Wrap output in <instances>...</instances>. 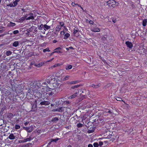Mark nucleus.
<instances>
[{"instance_id": "obj_25", "label": "nucleus", "mask_w": 147, "mask_h": 147, "mask_svg": "<svg viewBox=\"0 0 147 147\" xmlns=\"http://www.w3.org/2000/svg\"><path fill=\"white\" fill-rule=\"evenodd\" d=\"M44 27V25H43L42 24H41L40 25L39 27V29L40 30H42V28Z\"/></svg>"}, {"instance_id": "obj_12", "label": "nucleus", "mask_w": 147, "mask_h": 147, "mask_svg": "<svg viewBox=\"0 0 147 147\" xmlns=\"http://www.w3.org/2000/svg\"><path fill=\"white\" fill-rule=\"evenodd\" d=\"M51 28V26H49L46 24L44 25V29L45 30L50 29Z\"/></svg>"}, {"instance_id": "obj_29", "label": "nucleus", "mask_w": 147, "mask_h": 147, "mask_svg": "<svg viewBox=\"0 0 147 147\" xmlns=\"http://www.w3.org/2000/svg\"><path fill=\"white\" fill-rule=\"evenodd\" d=\"M93 145L94 147H98L99 146V144L97 142H94L93 144Z\"/></svg>"}, {"instance_id": "obj_2", "label": "nucleus", "mask_w": 147, "mask_h": 147, "mask_svg": "<svg viewBox=\"0 0 147 147\" xmlns=\"http://www.w3.org/2000/svg\"><path fill=\"white\" fill-rule=\"evenodd\" d=\"M107 3L109 7L113 8L115 6L116 3L114 0H110L107 1Z\"/></svg>"}, {"instance_id": "obj_19", "label": "nucleus", "mask_w": 147, "mask_h": 147, "mask_svg": "<svg viewBox=\"0 0 147 147\" xmlns=\"http://www.w3.org/2000/svg\"><path fill=\"white\" fill-rule=\"evenodd\" d=\"M72 66L71 65H68L66 67L65 69L66 70H67L70 69L72 68Z\"/></svg>"}, {"instance_id": "obj_41", "label": "nucleus", "mask_w": 147, "mask_h": 147, "mask_svg": "<svg viewBox=\"0 0 147 147\" xmlns=\"http://www.w3.org/2000/svg\"><path fill=\"white\" fill-rule=\"evenodd\" d=\"M94 131L93 130H88V133H91L93 132Z\"/></svg>"}, {"instance_id": "obj_31", "label": "nucleus", "mask_w": 147, "mask_h": 147, "mask_svg": "<svg viewBox=\"0 0 147 147\" xmlns=\"http://www.w3.org/2000/svg\"><path fill=\"white\" fill-rule=\"evenodd\" d=\"M83 124L80 123H79L77 125L78 127H80L83 126Z\"/></svg>"}, {"instance_id": "obj_56", "label": "nucleus", "mask_w": 147, "mask_h": 147, "mask_svg": "<svg viewBox=\"0 0 147 147\" xmlns=\"http://www.w3.org/2000/svg\"><path fill=\"white\" fill-rule=\"evenodd\" d=\"M76 5H77L78 6V7H81V6L78 4H76Z\"/></svg>"}, {"instance_id": "obj_8", "label": "nucleus", "mask_w": 147, "mask_h": 147, "mask_svg": "<svg viewBox=\"0 0 147 147\" xmlns=\"http://www.w3.org/2000/svg\"><path fill=\"white\" fill-rule=\"evenodd\" d=\"M91 31L94 32H98L100 31V29L99 28L96 27H92L91 29Z\"/></svg>"}, {"instance_id": "obj_40", "label": "nucleus", "mask_w": 147, "mask_h": 147, "mask_svg": "<svg viewBox=\"0 0 147 147\" xmlns=\"http://www.w3.org/2000/svg\"><path fill=\"white\" fill-rule=\"evenodd\" d=\"M78 32V30H74V32H73V33L75 34H76L77 33V32Z\"/></svg>"}, {"instance_id": "obj_45", "label": "nucleus", "mask_w": 147, "mask_h": 147, "mask_svg": "<svg viewBox=\"0 0 147 147\" xmlns=\"http://www.w3.org/2000/svg\"><path fill=\"white\" fill-rule=\"evenodd\" d=\"M54 59V58H52V59H51L49 60H48L46 62H51V61H52L53 59Z\"/></svg>"}, {"instance_id": "obj_35", "label": "nucleus", "mask_w": 147, "mask_h": 147, "mask_svg": "<svg viewBox=\"0 0 147 147\" xmlns=\"http://www.w3.org/2000/svg\"><path fill=\"white\" fill-rule=\"evenodd\" d=\"M79 85H76L75 86H72L71 87V88L72 89H74L75 88H77L79 87Z\"/></svg>"}, {"instance_id": "obj_1", "label": "nucleus", "mask_w": 147, "mask_h": 147, "mask_svg": "<svg viewBox=\"0 0 147 147\" xmlns=\"http://www.w3.org/2000/svg\"><path fill=\"white\" fill-rule=\"evenodd\" d=\"M50 82V80L47 79L42 83V85L39 82L30 83L28 85L29 88L28 94H30L32 96L34 95L38 97H43L45 98L54 95L56 93L55 90L47 87Z\"/></svg>"}, {"instance_id": "obj_15", "label": "nucleus", "mask_w": 147, "mask_h": 147, "mask_svg": "<svg viewBox=\"0 0 147 147\" xmlns=\"http://www.w3.org/2000/svg\"><path fill=\"white\" fill-rule=\"evenodd\" d=\"M62 27L61 26L59 25H58L56 27L55 30L57 31H59L61 28Z\"/></svg>"}, {"instance_id": "obj_22", "label": "nucleus", "mask_w": 147, "mask_h": 147, "mask_svg": "<svg viewBox=\"0 0 147 147\" xmlns=\"http://www.w3.org/2000/svg\"><path fill=\"white\" fill-rule=\"evenodd\" d=\"M58 120V117H56L53 118V119L51 120V121H52L53 122H56Z\"/></svg>"}, {"instance_id": "obj_60", "label": "nucleus", "mask_w": 147, "mask_h": 147, "mask_svg": "<svg viewBox=\"0 0 147 147\" xmlns=\"http://www.w3.org/2000/svg\"><path fill=\"white\" fill-rule=\"evenodd\" d=\"M25 129L27 131H28V129H29V128L28 127H25Z\"/></svg>"}, {"instance_id": "obj_49", "label": "nucleus", "mask_w": 147, "mask_h": 147, "mask_svg": "<svg viewBox=\"0 0 147 147\" xmlns=\"http://www.w3.org/2000/svg\"><path fill=\"white\" fill-rule=\"evenodd\" d=\"M56 65L57 67H59L61 65V64L60 63H57L56 64Z\"/></svg>"}, {"instance_id": "obj_14", "label": "nucleus", "mask_w": 147, "mask_h": 147, "mask_svg": "<svg viewBox=\"0 0 147 147\" xmlns=\"http://www.w3.org/2000/svg\"><path fill=\"white\" fill-rule=\"evenodd\" d=\"M70 36L69 34L67 33L65 34L64 37V39H67Z\"/></svg>"}, {"instance_id": "obj_28", "label": "nucleus", "mask_w": 147, "mask_h": 147, "mask_svg": "<svg viewBox=\"0 0 147 147\" xmlns=\"http://www.w3.org/2000/svg\"><path fill=\"white\" fill-rule=\"evenodd\" d=\"M50 51L49 50V49L48 48L44 49L43 50V51L44 52H45L46 51L50 52Z\"/></svg>"}, {"instance_id": "obj_43", "label": "nucleus", "mask_w": 147, "mask_h": 147, "mask_svg": "<svg viewBox=\"0 0 147 147\" xmlns=\"http://www.w3.org/2000/svg\"><path fill=\"white\" fill-rule=\"evenodd\" d=\"M89 23L91 24H93L94 23V22L92 20H90L89 22Z\"/></svg>"}, {"instance_id": "obj_16", "label": "nucleus", "mask_w": 147, "mask_h": 147, "mask_svg": "<svg viewBox=\"0 0 147 147\" xmlns=\"http://www.w3.org/2000/svg\"><path fill=\"white\" fill-rule=\"evenodd\" d=\"M101 85V84L100 83H99V84L96 85H94V84H92V86L93 87L95 88H98V87H100Z\"/></svg>"}, {"instance_id": "obj_50", "label": "nucleus", "mask_w": 147, "mask_h": 147, "mask_svg": "<svg viewBox=\"0 0 147 147\" xmlns=\"http://www.w3.org/2000/svg\"><path fill=\"white\" fill-rule=\"evenodd\" d=\"M88 147H93V146L92 144H90L88 145Z\"/></svg>"}, {"instance_id": "obj_6", "label": "nucleus", "mask_w": 147, "mask_h": 147, "mask_svg": "<svg viewBox=\"0 0 147 147\" xmlns=\"http://www.w3.org/2000/svg\"><path fill=\"white\" fill-rule=\"evenodd\" d=\"M32 140V139L31 137H30L29 138H27L25 139H24L23 140H19V143L24 142L27 141H29Z\"/></svg>"}, {"instance_id": "obj_39", "label": "nucleus", "mask_w": 147, "mask_h": 147, "mask_svg": "<svg viewBox=\"0 0 147 147\" xmlns=\"http://www.w3.org/2000/svg\"><path fill=\"white\" fill-rule=\"evenodd\" d=\"M98 144L100 146H101L103 144V142L102 141L99 142Z\"/></svg>"}, {"instance_id": "obj_26", "label": "nucleus", "mask_w": 147, "mask_h": 147, "mask_svg": "<svg viewBox=\"0 0 147 147\" xmlns=\"http://www.w3.org/2000/svg\"><path fill=\"white\" fill-rule=\"evenodd\" d=\"M69 78V76H66L63 79V81H65L67 80H68Z\"/></svg>"}, {"instance_id": "obj_17", "label": "nucleus", "mask_w": 147, "mask_h": 147, "mask_svg": "<svg viewBox=\"0 0 147 147\" xmlns=\"http://www.w3.org/2000/svg\"><path fill=\"white\" fill-rule=\"evenodd\" d=\"M8 138L11 140L15 138V136L13 134H11L8 137Z\"/></svg>"}, {"instance_id": "obj_34", "label": "nucleus", "mask_w": 147, "mask_h": 147, "mask_svg": "<svg viewBox=\"0 0 147 147\" xmlns=\"http://www.w3.org/2000/svg\"><path fill=\"white\" fill-rule=\"evenodd\" d=\"M61 53V52L60 51L55 50V51L54 52H53V53Z\"/></svg>"}, {"instance_id": "obj_62", "label": "nucleus", "mask_w": 147, "mask_h": 147, "mask_svg": "<svg viewBox=\"0 0 147 147\" xmlns=\"http://www.w3.org/2000/svg\"><path fill=\"white\" fill-rule=\"evenodd\" d=\"M69 48H66V50H67V51H69Z\"/></svg>"}, {"instance_id": "obj_63", "label": "nucleus", "mask_w": 147, "mask_h": 147, "mask_svg": "<svg viewBox=\"0 0 147 147\" xmlns=\"http://www.w3.org/2000/svg\"><path fill=\"white\" fill-rule=\"evenodd\" d=\"M107 112H109V113H110L111 112L109 110H108V111H107Z\"/></svg>"}, {"instance_id": "obj_44", "label": "nucleus", "mask_w": 147, "mask_h": 147, "mask_svg": "<svg viewBox=\"0 0 147 147\" xmlns=\"http://www.w3.org/2000/svg\"><path fill=\"white\" fill-rule=\"evenodd\" d=\"M9 6L10 7H14L13 4L12 3H10L9 4Z\"/></svg>"}, {"instance_id": "obj_30", "label": "nucleus", "mask_w": 147, "mask_h": 147, "mask_svg": "<svg viewBox=\"0 0 147 147\" xmlns=\"http://www.w3.org/2000/svg\"><path fill=\"white\" fill-rule=\"evenodd\" d=\"M18 0H16V1L13 2V5L14 7H15L17 5V2L18 1Z\"/></svg>"}, {"instance_id": "obj_5", "label": "nucleus", "mask_w": 147, "mask_h": 147, "mask_svg": "<svg viewBox=\"0 0 147 147\" xmlns=\"http://www.w3.org/2000/svg\"><path fill=\"white\" fill-rule=\"evenodd\" d=\"M38 101L40 102V104L41 105H49L50 103V102L48 101H41V100L40 101L39 100Z\"/></svg>"}, {"instance_id": "obj_64", "label": "nucleus", "mask_w": 147, "mask_h": 147, "mask_svg": "<svg viewBox=\"0 0 147 147\" xmlns=\"http://www.w3.org/2000/svg\"><path fill=\"white\" fill-rule=\"evenodd\" d=\"M80 7L81 8V9L82 10H84L83 9V8L81 6V7Z\"/></svg>"}, {"instance_id": "obj_7", "label": "nucleus", "mask_w": 147, "mask_h": 147, "mask_svg": "<svg viewBox=\"0 0 147 147\" xmlns=\"http://www.w3.org/2000/svg\"><path fill=\"white\" fill-rule=\"evenodd\" d=\"M45 63L44 62H41L38 64L34 63H32V65H34L36 67H41L43 65H44Z\"/></svg>"}, {"instance_id": "obj_3", "label": "nucleus", "mask_w": 147, "mask_h": 147, "mask_svg": "<svg viewBox=\"0 0 147 147\" xmlns=\"http://www.w3.org/2000/svg\"><path fill=\"white\" fill-rule=\"evenodd\" d=\"M33 14L32 13H29L26 15V20H33L34 18L33 16Z\"/></svg>"}, {"instance_id": "obj_47", "label": "nucleus", "mask_w": 147, "mask_h": 147, "mask_svg": "<svg viewBox=\"0 0 147 147\" xmlns=\"http://www.w3.org/2000/svg\"><path fill=\"white\" fill-rule=\"evenodd\" d=\"M61 35H63L65 34V32L63 31H62L61 32Z\"/></svg>"}, {"instance_id": "obj_55", "label": "nucleus", "mask_w": 147, "mask_h": 147, "mask_svg": "<svg viewBox=\"0 0 147 147\" xmlns=\"http://www.w3.org/2000/svg\"><path fill=\"white\" fill-rule=\"evenodd\" d=\"M69 49H74V48L72 47L71 46L69 47Z\"/></svg>"}, {"instance_id": "obj_32", "label": "nucleus", "mask_w": 147, "mask_h": 147, "mask_svg": "<svg viewBox=\"0 0 147 147\" xmlns=\"http://www.w3.org/2000/svg\"><path fill=\"white\" fill-rule=\"evenodd\" d=\"M116 100L117 101H121L122 100V98H121L120 97H117L116 98Z\"/></svg>"}, {"instance_id": "obj_4", "label": "nucleus", "mask_w": 147, "mask_h": 147, "mask_svg": "<svg viewBox=\"0 0 147 147\" xmlns=\"http://www.w3.org/2000/svg\"><path fill=\"white\" fill-rule=\"evenodd\" d=\"M65 109V108L64 107H61L53 110V111L54 112L58 111L60 112H62L64 111Z\"/></svg>"}, {"instance_id": "obj_58", "label": "nucleus", "mask_w": 147, "mask_h": 147, "mask_svg": "<svg viewBox=\"0 0 147 147\" xmlns=\"http://www.w3.org/2000/svg\"><path fill=\"white\" fill-rule=\"evenodd\" d=\"M20 94H22V96H24V95L21 92H20V93H19V95H20Z\"/></svg>"}, {"instance_id": "obj_24", "label": "nucleus", "mask_w": 147, "mask_h": 147, "mask_svg": "<svg viewBox=\"0 0 147 147\" xmlns=\"http://www.w3.org/2000/svg\"><path fill=\"white\" fill-rule=\"evenodd\" d=\"M129 3L131 6V7L132 8H134V7H135L134 5V3L133 2L131 1H130L129 2Z\"/></svg>"}, {"instance_id": "obj_20", "label": "nucleus", "mask_w": 147, "mask_h": 147, "mask_svg": "<svg viewBox=\"0 0 147 147\" xmlns=\"http://www.w3.org/2000/svg\"><path fill=\"white\" fill-rule=\"evenodd\" d=\"M26 16H24L23 17H22L20 19V22H22L25 19H26ZM20 21H19V22Z\"/></svg>"}, {"instance_id": "obj_21", "label": "nucleus", "mask_w": 147, "mask_h": 147, "mask_svg": "<svg viewBox=\"0 0 147 147\" xmlns=\"http://www.w3.org/2000/svg\"><path fill=\"white\" fill-rule=\"evenodd\" d=\"M18 45V41H15L13 44V46L16 47Z\"/></svg>"}, {"instance_id": "obj_9", "label": "nucleus", "mask_w": 147, "mask_h": 147, "mask_svg": "<svg viewBox=\"0 0 147 147\" xmlns=\"http://www.w3.org/2000/svg\"><path fill=\"white\" fill-rule=\"evenodd\" d=\"M125 44L129 48H132L133 47V45L132 43L129 41H126L125 42Z\"/></svg>"}, {"instance_id": "obj_61", "label": "nucleus", "mask_w": 147, "mask_h": 147, "mask_svg": "<svg viewBox=\"0 0 147 147\" xmlns=\"http://www.w3.org/2000/svg\"><path fill=\"white\" fill-rule=\"evenodd\" d=\"M28 132H31L32 131V130H28Z\"/></svg>"}, {"instance_id": "obj_18", "label": "nucleus", "mask_w": 147, "mask_h": 147, "mask_svg": "<svg viewBox=\"0 0 147 147\" xmlns=\"http://www.w3.org/2000/svg\"><path fill=\"white\" fill-rule=\"evenodd\" d=\"M79 82L78 81H72L69 82V84H77Z\"/></svg>"}, {"instance_id": "obj_57", "label": "nucleus", "mask_w": 147, "mask_h": 147, "mask_svg": "<svg viewBox=\"0 0 147 147\" xmlns=\"http://www.w3.org/2000/svg\"><path fill=\"white\" fill-rule=\"evenodd\" d=\"M57 42V41L56 40H54L53 41V42L54 43H55L56 42Z\"/></svg>"}, {"instance_id": "obj_42", "label": "nucleus", "mask_w": 147, "mask_h": 147, "mask_svg": "<svg viewBox=\"0 0 147 147\" xmlns=\"http://www.w3.org/2000/svg\"><path fill=\"white\" fill-rule=\"evenodd\" d=\"M10 23L11 24V26H14L15 25V24L14 23H13L11 22Z\"/></svg>"}, {"instance_id": "obj_10", "label": "nucleus", "mask_w": 147, "mask_h": 147, "mask_svg": "<svg viewBox=\"0 0 147 147\" xmlns=\"http://www.w3.org/2000/svg\"><path fill=\"white\" fill-rule=\"evenodd\" d=\"M20 82V83L19 84V89H23L24 88L25 84L22 82Z\"/></svg>"}, {"instance_id": "obj_51", "label": "nucleus", "mask_w": 147, "mask_h": 147, "mask_svg": "<svg viewBox=\"0 0 147 147\" xmlns=\"http://www.w3.org/2000/svg\"><path fill=\"white\" fill-rule=\"evenodd\" d=\"M29 123L28 121H27L24 123V124L25 125H27Z\"/></svg>"}, {"instance_id": "obj_54", "label": "nucleus", "mask_w": 147, "mask_h": 147, "mask_svg": "<svg viewBox=\"0 0 147 147\" xmlns=\"http://www.w3.org/2000/svg\"><path fill=\"white\" fill-rule=\"evenodd\" d=\"M4 30H0V33L3 32Z\"/></svg>"}, {"instance_id": "obj_36", "label": "nucleus", "mask_w": 147, "mask_h": 147, "mask_svg": "<svg viewBox=\"0 0 147 147\" xmlns=\"http://www.w3.org/2000/svg\"><path fill=\"white\" fill-rule=\"evenodd\" d=\"M56 67H57V66L56 65V64H55L54 65L51 66V67H50L49 68V69H53V68Z\"/></svg>"}, {"instance_id": "obj_53", "label": "nucleus", "mask_w": 147, "mask_h": 147, "mask_svg": "<svg viewBox=\"0 0 147 147\" xmlns=\"http://www.w3.org/2000/svg\"><path fill=\"white\" fill-rule=\"evenodd\" d=\"M76 4L74 3V2H72V5L73 6H74V5H76Z\"/></svg>"}, {"instance_id": "obj_37", "label": "nucleus", "mask_w": 147, "mask_h": 147, "mask_svg": "<svg viewBox=\"0 0 147 147\" xmlns=\"http://www.w3.org/2000/svg\"><path fill=\"white\" fill-rule=\"evenodd\" d=\"M60 25V26H61V27L63 26L64 25V23L63 22H60L59 23Z\"/></svg>"}, {"instance_id": "obj_27", "label": "nucleus", "mask_w": 147, "mask_h": 147, "mask_svg": "<svg viewBox=\"0 0 147 147\" xmlns=\"http://www.w3.org/2000/svg\"><path fill=\"white\" fill-rule=\"evenodd\" d=\"M11 52L9 51H7L6 52V55L7 56H9L11 54Z\"/></svg>"}, {"instance_id": "obj_52", "label": "nucleus", "mask_w": 147, "mask_h": 147, "mask_svg": "<svg viewBox=\"0 0 147 147\" xmlns=\"http://www.w3.org/2000/svg\"><path fill=\"white\" fill-rule=\"evenodd\" d=\"M61 49V48L60 47H58V48H57L56 49H55V50H57V49Z\"/></svg>"}, {"instance_id": "obj_46", "label": "nucleus", "mask_w": 147, "mask_h": 147, "mask_svg": "<svg viewBox=\"0 0 147 147\" xmlns=\"http://www.w3.org/2000/svg\"><path fill=\"white\" fill-rule=\"evenodd\" d=\"M15 128L16 129H18V125L16 124L15 126Z\"/></svg>"}, {"instance_id": "obj_33", "label": "nucleus", "mask_w": 147, "mask_h": 147, "mask_svg": "<svg viewBox=\"0 0 147 147\" xmlns=\"http://www.w3.org/2000/svg\"><path fill=\"white\" fill-rule=\"evenodd\" d=\"M32 145V144L31 143H29V144H26L25 145H24L23 146V147H28L29 146H30V145Z\"/></svg>"}, {"instance_id": "obj_59", "label": "nucleus", "mask_w": 147, "mask_h": 147, "mask_svg": "<svg viewBox=\"0 0 147 147\" xmlns=\"http://www.w3.org/2000/svg\"><path fill=\"white\" fill-rule=\"evenodd\" d=\"M21 10L23 11V12L25 11V9H21Z\"/></svg>"}, {"instance_id": "obj_23", "label": "nucleus", "mask_w": 147, "mask_h": 147, "mask_svg": "<svg viewBox=\"0 0 147 147\" xmlns=\"http://www.w3.org/2000/svg\"><path fill=\"white\" fill-rule=\"evenodd\" d=\"M59 139L56 138L55 139H52L51 140V142H56L57 140H59Z\"/></svg>"}, {"instance_id": "obj_11", "label": "nucleus", "mask_w": 147, "mask_h": 147, "mask_svg": "<svg viewBox=\"0 0 147 147\" xmlns=\"http://www.w3.org/2000/svg\"><path fill=\"white\" fill-rule=\"evenodd\" d=\"M78 93V92H76L74 94L69 96L68 98H74L75 97L77 96V95Z\"/></svg>"}, {"instance_id": "obj_48", "label": "nucleus", "mask_w": 147, "mask_h": 147, "mask_svg": "<svg viewBox=\"0 0 147 147\" xmlns=\"http://www.w3.org/2000/svg\"><path fill=\"white\" fill-rule=\"evenodd\" d=\"M112 21L114 23H115L116 22V20L115 19H113Z\"/></svg>"}, {"instance_id": "obj_38", "label": "nucleus", "mask_w": 147, "mask_h": 147, "mask_svg": "<svg viewBox=\"0 0 147 147\" xmlns=\"http://www.w3.org/2000/svg\"><path fill=\"white\" fill-rule=\"evenodd\" d=\"M13 33L14 34L18 33V30H14L13 32Z\"/></svg>"}, {"instance_id": "obj_13", "label": "nucleus", "mask_w": 147, "mask_h": 147, "mask_svg": "<svg viewBox=\"0 0 147 147\" xmlns=\"http://www.w3.org/2000/svg\"><path fill=\"white\" fill-rule=\"evenodd\" d=\"M147 20L145 19L143 21L142 25L144 26H145L147 24Z\"/></svg>"}]
</instances>
